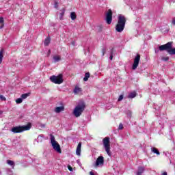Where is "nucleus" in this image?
I'll use <instances>...</instances> for the list:
<instances>
[{"instance_id": "1", "label": "nucleus", "mask_w": 175, "mask_h": 175, "mask_svg": "<svg viewBox=\"0 0 175 175\" xmlns=\"http://www.w3.org/2000/svg\"><path fill=\"white\" fill-rule=\"evenodd\" d=\"M126 23V18L123 15L120 14L118 18V23L116 26L117 32H122L125 28V24Z\"/></svg>"}, {"instance_id": "2", "label": "nucleus", "mask_w": 175, "mask_h": 175, "mask_svg": "<svg viewBox=\"0 0 175 175\" xmlns=\"http://www.w3.org/2000/svg\"><path fill=\"white\" fill-rule=\"evenodd\" d=\"M32 128V124L31 123H28L27 125L23 126H14L11 129V132L13 133H23V132H25V131H29Z\"/></svg>"}, {"instance_id": "3", "label": "nucleus", "mask_w": 175, "mask_h": 175, "mask_svg": "<svg viewBox=\"0 0 175 175\" xmlns=\"http://www.w3.org/2000/svg\"><path fill=\"white\" fill-rule=\"evenodd\" d=\"M172 44H173V42H169L165 44L159 46V50L160 51L165 50V51L169 53L170 55H175V48H172Z\"/></svg>"}, {"instance_id": "4", "label": "nucleus", "mask_w": 175, "mask_h": 175, "mask_svg": "<svg viewBox=\"0 0 175 175\" xmlns=\"http://www.w3.org/2000/svg\"><path fill=\"white\" fill-rule=\"evenodd\" d=\"M84 110H85V104L84 103H81L75 107L73 110L72 114L77 118L80 117Z\"/></svg>"}, {"instance_id": "5", "label": "nucleus", "mask_w": 175, "mask_h": 175, "mask_svg": "<svg viewBox=\"0 0 175 175\" xmlns=\"http://www.w3.org/2000/svg\"><path fill=\"white\" fill-rule=\"evenodd\" d=\"M51 143L52 144V147L56 152H58V154H61L62 150H61V146L59 145L58 142L55 141V137L54 135L51 134Z\"/></svg>"}, {"instance_id": "6", "label": "nucleus", "mask_w": 175, "mask_h": 175, "mask_svg": "<svg viewBox=\"0 0 175 175\" xmlns=\"http://www.w3.org/2000/svg\"><path fill=\"white\" fill-rule=\"evenodd\" d=\"M103 144L104 146V148L105 149L107 155H109V157H111V152H110V138H104L103 139Z\"/></svg>"}, {"instance_id": "7", "label": "nucleus", "mask_w": 175, "mask_h": 175, "mask_svg": "<svg viewBox=\"0 0 175 175\" xmlns=\"http://www.w3.org/2000/svg\"><path fill=\"white\" fill-rule=\"evenodd\" d=\"M50 81L54 84H62L64 83V79L62 78V74H59L57 76L53 75L50 77Z\"/></svg>"}, {"instance_id": "8", "label": "nucleus", "mask_w": 175, "mask_h": 175, "mask_svg": "<svg viewBox=\"0 0 175 175\" xmlns=\"http://www.w3.org/2000/svg\"><path fill=\"white\" fill-rule=\"evenodd\" d=\"M139 62H140V55L137 54L134 59V62L132 66L133 70H136V69H137V66H139Z\"/></svg>"}, {"instance_id": "9", "label": "nucleus", "mask_w": 175, "mask_h": 175, "mask_svg": "<svg viewBox=\"0 0 175 175\" xmlns=\"http://www.w3.org/2000/svg\"><path fill=\"white\" fill-rule=\"evenodd\" d=\"M113 21V11L111 10H109L106 14V21L107 24H111V21Z\"/></svg>"}, {"instance_id": "10", "label": "nucleus", "mask_w": 175, "mask_h": 175, "mask_svg": "<svg viewBox=\"0 0 175 175\" xmlns=\"http://www.w3.org/2000/svg\"><path fill=\"white\" fill-rule=\"evenodd\" d=\"M103 163H105L103 156H99L96 161L94 166L96 167H98V166H103Z\"/></svg>"}, {"instance_id": "11", "label": "nucleus", "mask_w": 175, "mask_h": 175, "mask_svg": "<svg viewBox=\"0 0 175 175\" xmlns=\"http://www.w3.org/2000/svg\"><path fill=\"white\" fill-rule=\"evenodd\" d=\"M76 154L78 155V157H80L81 155V142H79L77 150H76Z\"/></svg>"}, {"instance_id": "12", "label": "nucleus", "mask_w": 175, "mask_h": 175, "mask_svg": "<svg viewBox=\"0 0 175 175\" xmlns=\"http://www.w3.org/2000/svg\"><path fill=\"white\" fill-rule=\"evenodd\" d=\"M65 110V107L62 105L60 107H57L54 109L55 113H61V111H64Z\"/></svg>"}, {"instance_id": "13", "label": "nucleus", "mask_w": 175, "mask_h": 175, "mask_svg": "<svg viewBox=\"0 0 175 175\" xmlns=\"http://www.w3.org/2000/svg\"><path fill=\"white\" fill-rule=\"evenodd\" d=\"M143 173H144V167H139L138 171L137 172V175H142Z\"/></svg>"}, {"instance_id": "14", "label": "nucleus", "mask_w": 175, "mask_h": 175, "mask_svg": "<svg viewBox=\"0 0 175 175\" xmlns=\"http://www.w3.org/2000/svg\"><path fill=\"white\" fill-rule=\"evenodd\" d=\"M73 92L74 94H80V92H81V88H80L79 86H76Z\"/></svg>"}, {"instance_id": "15", "label": "nucleus", "mask_w": 175, "mask_h": 175, "mask_svg": "<svg viewBox=\"0 0 175 175\" xmlns=\"http://www.w3.org/2000/svg\"><path fill=\"white\" fill-rule=\"evenodd\" d=\"M61 61V57L59 55L53 56V62H59Z\"/></svg>"}, {"instance_id": "16", "label": "nucleus", "mask_w": 175, "mask_h": 175, "mask_svg": "<svg viewBox=\"0 0 175 175\" xmlns=\"http://www.w3.org/2000/svg\"><path fill=\"white\" fill-rule=\"evenodd\" d=\"M70 18L72 21L76 20V18H77V16H76V12H72L70 13Z\"/></svg>"}, {"instance_id": "17", "label": "nucleus", "mask_w": 175, "mask_h": 175, "mask_svg": "<svg viewBox=\"0 0 175 175\" xmlns=\"http://www.w3.org/2000/svg\"><path fill=\"white\" fill-rule=\"evenodd\" d=\"M135 96L136 93L135 92H132L129 94L128 98H129L130 99H133V98H135Z\"/></svg>"}, {"instance_id": "18", "label": "nucleus", "mask_w": 175, "mask_h": 175, "mask_svg": "<svg viewBox=\"0 0 175 175\" xmlns=\"http://www.w3.org/2000/svg\"><path fill=\"white\" fill-rule=\"evenodd\" d=\"M64 16H65V9H62L60 13V20H64Z\"/></svg>"}, {"instance_id": "19", "label": "nucleus", "mask_w": 175, "mask_h": 175, "mask_svg": "<svg viewBox=\"0 0 175 175\" xmlns=\"http://www.w3.org/2000/svg\"><path fill=\"white\" fill-rule=\"evenodd\" d=\"M88 79H90V72H86L83 78V81H88Z\"/></svg>"}, {"instance_id": "20", "label": "nucleus", "mask_w": 175, "mask_h": 175, "mask_svg": "<svg viewBox=\"0 0 175 175\" xmlns=\"http://www.w3.org/2000/svg\"><path fill=\"white\" fill-rule=\"evenodd\" d=\"M51 39L49 37H47L44 40V46H49L50 44Z\"/></svg>"}, {"instance_id": "21", "label": "nucleus", "mask_w": 175, "mask_h": 175, "mask_svg": "<svg viewBox=\"0 0 175 175\" xmlns=\"http://www.w3.org/2000/svg\"><path fill=\"white\" fill-rule=\"evenodd\" d=\"M2 59H3V49L0 51V64H2Z\"/></svg>"}, {"instance_id": "22", "label": "nucleus", "mask_w": 175, "mask_h": 175, "mask_svg": "<svg viewBox=\"0 0 175 175\" xmlns=\"http://www.w3.org/2000/svg\"><path fill=\"white\" fill-rule=\"evenodd\" d=\"M7 163H8V165H10V166L14 167V161H13L12 160H8Z\"/></svg>"}, {"instance_id": "23", "label": "nucleus", "mask_w": 175, "mask_h": 175, "mask_svg": "<svg viewBox=\"0 0 175 175\" xmlns=\"http://www.w3.org/2000/svg\"><path fill=\"white\" fill-rule=\"evenodd\" d=\"M37 128H46V124L42 123H37L36 124Z\"/></svg>"}, {"instance_id": "24", "label": "nucleus", "mask_w": 175, "mask_h": 175, "mask_svg": "<svg viewBox=\"0 0 175 175\" xmlns=\"http://www.w3.org/2000/svg\"><path fill=\"white\" fill-rule=\"evenodd\" d=\"M152 152H154V154H157V155H159V150H158V149L153 148H152Z\"/></svg>"}, {"instance_id": "25", "label": "nucleus", "mask_w": 175, "mask_h": 175, "mask_svg": "<svg viewBox=\"0 0 175 175\" xmlns=\"http://www.w3.org/2000/svg\"><path fill=\"white\" fill-rule=\"evenodd\" d=\"M28 96H29V94H23L21 95V98L22 99H27V98H28Z\"/></svg>"}, {"instance_id": "26", "label": "nucleus", "mask_w": 175, "mask_h": 175, "mask_svg": "<svg viewBox=\"0 0 175 175\" xmlns=\"http://www.w3.org/2000/svg\"><path fill=\"white\" fill-rule=\"evenodd\" d=\"M16 103H17V104L23 103V98H17L16 100Z\"/></svg>"}, {"instance_id": "27", "label": "nucleus", "mask_w": 175, "mask_h": 175, "mask_svg": "<svg viewBox=\"0 0 175 175\" xmlns=\"http://www.w3.org/2000/svg\"><path fill=\"white\" fill-rule=\"evenodd\" d=\"M161 60L165 62L169 61V57H162Z\"/></svg>"}, {"instance_id": "28", "label": "nucleus", "mask_w": 175, "mask_h": 175, "mask_svg": "<svg viewBox=\"0 0 175 175\" xmlns=\"http://www.w3.org/2000/svg\"><path fill=\"white\" fill-rule=\"evenodd\" d=\"M42 137H43V136L42 135H39L37 138V140H38V143H40L42 142Z\"/></svg>"}, {"instance_id": "29", "label": "nucleus", "mask_w": 175, "mask_h": 175, "mask_svg": "<svg viewBox=\"0 0 175 175\" xmlns=\"http://www.w3.org/2000/svg\"><path fill=\"white\" fill-rule=\"evenodd\" d=\"M124 99V96L123 95H120L118 99V102H121V100Z\"/></svg>"}, {"instance_id": "30", "label": "nucleus", "mask_w": 175, "mask_h": 175, "mask_svg": "<svg viewBox=\"0 0 175 175\" xmlns=\"http://www.w3.org/2000/svg\"><path fill=\"white\" fill-rule=\"evenodd\" d=\"M0 99L1 100H6V98H5V96H3V95L0 94Z\"/></svg>"}, {"instance_id": "31", "label": "nucleus", "mask_w": 175, "mask_h": 175, "mask_svg": "<svg viewBox=\"0 0 175 175\" xmlns=\"http://www.w3.org/2000/svg\"><path fill=\"white\" fill-rule=\"evenodd\" d=\"M5 21L3 20V17H0V24H5Z\"/></svg>"}, {"instance_id": "32", "label": "nucleus", "mask_w": 175, "mask_h": 175, "mask_svg": "<svg viewBox=\"0 0 175 175\" xmlns=\"http://www.w3.org/2000/svg\"><path fill=\"white\" fill-rule=\"evenodd\" d=\"M118 129H124V125L122 124V123H120V124H119V127H118Z\"/></svg>"}, {"instance_id": "33", "label": "nucleus", "mask_w": 175, "mask_h": 175, "mask_svg": "<svg viewBox=\"0 0 175 175\" xmlns=\"http://www.w3.org/2000/svg\"><path fill=\"white\" fill-rule=\"evenodd\" d=\"M54 6H55V9H58V2L55 1Z\"/></svg>"}, {"instance_id": "34", "label": "nucleus", "mask_w": 175, "mask_h": 175, "mask_svg": "<svg viewBox=\"0 0 175 175\" xmlns=\"http://www.w3.org/2000/svg\"><path fill=\"white\" fill-rule=\"evenodd\" d=\"M105 53H106V49L103 48L102 49V54H103V55H105Z\"/></svg>"}, {"instance_id": "35", "label": "nucleus", "mask_w": 175, "mask_h": 175, "mask_svg": "<svg viewBox=\"0 0 175 175\" xmlns=\"http://www.w3.org/2000/svg\"><path fill=\"white\" fill-rule=\"evenodd\" d=\"M68 169L70 172H73V168L70 165L68 166Z\"/></svg>"}, {"instance_id": "36", "label": "nucleus", "mask_w": 175, "mask_h": 175, "mask_svg": "<svg viewBox=\"0 0 175 175\" xmlns=\"http://www.w3.org/2000/svg\"><path fill=\"white\" fill-rule=\"evenodd\" d=\"M109 59H111H111H113V50L111 51V55L109 57Z\"/></svg>"}, {"instance_id": "37", "label": "nucleus", "mask_w": 175, "mask_h": 175, "mask_svg": "<svg viewBox=\"0 0 175 175\" xmlns=\"http://www.w3.org/2000/svg\"><path fill=\"white\" fill-rule=\"evenodd\" d=\"M172 25H175V17L172 18Z\"/></svg>"}, {"instance_id": "38", "label": "nucleus", "mask_w": 175, "mask_h": 175, "mask_svg": "<svg viewBox=\"0 0 175 175\" xmlns=\"http://www.w3.org/2000/svg\"><path fill=\"white\" fill-rule=\"evenodd\" d=\"M0 29H2V28H3V27H5V23H0Z\"/></svg>"}, {"instance_id": "39", "label": "nucleus", "mask_w": 175, "mask_h": 175, "mask_svg": "<svg viewBox=\"0 0 175 175\" xmlns=\"http://www.w3.org/2000/svg\"><path fill=\"white\" fill-rule=\"evenodd\" d=\"M50 54H51V50H49V51H48V55H50Z\"/></svg>"}, {"instance_id": "40", "label": "nucleus", "mask_w": 175, "mask_h": 175, "mask_svg": "<svg viewBox=\"0 0 175 175\" xmlns=\"http://www.w3.org/2000/svg\"><path fill=\"white\" fill-rule=\"evenodd\" d=\"M162 175H167V172H163Z\"/></svg>"}, {"instance_id": "41", "label": "nucleus", "mask_w": 175, "mask_h": 175, "mask_svg": "<svg viewBox=\"0 0 175 175\" xmlns=\"http://www.w3.org/2000/svg\"><path fill=\"white\" fill-rule=\"evenodd\" d=\"M128 113H129V116H131V114H132V113L131 112V111H129Z\"/></svg>"}, {"instance_id": "42", "label": "nucleus", "mask_w": 175, "mask_h": 175, "mask_svg": "<svg viewBox=\"0 0 175 175\" xmlns=\"http://www.w3.org/2000/svg\"><path fill=\"white\" fill-rule=\"evenodd\" d=\"M90 175H95V174H94V172H90Z\"/></svg>"}, {"instance_id": "43", "label": "nucleus", "mask_w": 175, "mask_h": 175, "mask_svg": "<svg viewBox=\"0 0 175 175\" xmlns=\"http://www.w3.org/2000/svg\"><path fill=\"white\" fill-rule=\"evenodd\" d=\"M72 46H75V42H72Z\"/></svg>"}, {"instance_id": "44", "label": "nucleus", "mask_w": 175, "mask_h": 175, "mask_svg": "<svg viewBox=\"0 0 175 175\" xmlns=\"http://www.w3.org/2000/svg\"><path fill=\"white\" fill-rule=\"evenodd\" d=\"M155 53H158V51H155Z\"/></svg>"}]
</instances>
